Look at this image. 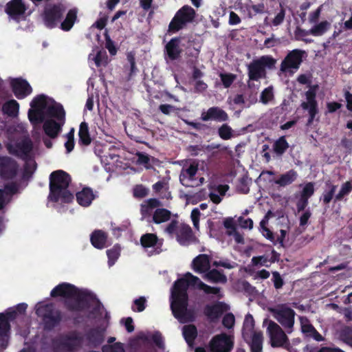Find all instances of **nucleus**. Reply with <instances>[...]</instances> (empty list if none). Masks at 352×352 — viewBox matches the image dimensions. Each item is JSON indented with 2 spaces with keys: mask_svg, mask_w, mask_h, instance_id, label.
Masks as SVG:
<instances>
[{
  "mask_svg": "<svg viewBox=\"0 0 352 352\" xmlns=\"http://www.w3.org/2000/svg\"><path fill=\"white\" fill-rule=\"evenodd\" d=\"M197 285V287L204 292L206 294H214L219 298L223 297L221 288L211 287L202 282L197 276L190 272L185 274V278L177 279L172 288L170 296V309L173 316L182 323L191 322L195 320L193 309H188V288L189 285Z\"/></svg>",
  "mask_w": 352,
  "mask_h": 352,
  "instance_id": "nucleus-1",
  "label": "nucleus"
},
{
  "mask_svg": "<svg viewBox=\"0 0 352 352\" xmlns=\"http://www.w3.org/2000/svg\"><path fill=\"white\" fill-rule=\"evenodd\" d=\"M52 298H65L64 306L71 312H80L90 308L91 303L95 302L93 313L100 311L101 302L93 293L87 290H80L76 286L68 283H62L56 285L50 292Z\"/></svg>",
  "mask_w": 352,
  "mask_h": 352,
  "instance_id": "nucleus-2",
  "label": "nucleus"
},
{
  "mask_svg": "<svg viewBox=\"0 0 352 352\" xmlns=\"http://www.w3.org/2000/svg\"><path fill=\"white\" fill-rule=\"evenodd\" d=\"M71 182L72 177L67 172L63 170L53 171L50 175L49 199L54 203H71L74 199L73 194L68 189Z\"/></svg>",
  "mask_w": 352,
  "mask_h": 352,
  "instance_id": "nucleus-3",
  "label": "nucleus"
},
{
  "mask_svg": "<svg viewBox=\"0 0 352 352\" xmlns=\"http://www.w3.org/2000/svg\"><path fill=\"white\" fill-rule=\"evenodd\" d=\"M36 314L42 320L44 329L48 331L54 329L61 322L69 320V318L65 317L62 311L52 302L37 305Z\"/></svg>",
  "mask_w": 352,
  "mask_h": 352,
  "instance_id": "nucleus-4",
  "label": "nucleus"
},
{
  "mask_svg": "<svg viewBox=\"0 0 352 352\" xmlns=\"http://www.w3.org/2000/svg\"><path fill=\"white\" fill-rule=\"evenodd\" d=\"M276 63V60L270 55H264L254 59L248 65L249 81H258L261 78H266V69H273ZM248 85L250 88L253 86L250 82H248Z\"/></svg>",
  "mask_w": 352,
  "mask_h": 352,
  "instance_id": "nucleus-5",
  "label": "nucleus"
},
{
  "mask_svg": "<svg viewBox=\"0 0 352 352\" xmlns=\"http://www.w3.org/2000/svg\"><path fill=\"white\" fill-rule=\"evenodd\" d=\"M197 13L194 8L188 5H184L175 14L170 21L167 34L172 35L187 28L196 19Z\"/></svg>",
  "mask_w": 352,
  "mask_h": 352,
  "instance_id": "nucleus-6",
  "label": "nucleus"
},
{
  "mask_svg": "<svg viewBox=\"0 0 352 352\" xmlns=\"http://www.w3.org/2000/svg\"><path fill=\"white\" fill-rule=\"evenodd\" d=\"M305 53V51L298 49L290 51L280 63V72L293 74L300 68Z\"/></svg>",
  "mask_w": 352,
  "mask_h": 352,
  "instance_id": "nucleus-7",
  "label": "nucleus"
},
{
  "mask_svg": "<svg viewBox=\"0 0 352 352\" xmlns=\"http://www.w3.org/2000/svg\"><path fill=\"white\" fill-rule=\"evenodd\" d=\"M65 8L60 4L48 5L45 8L43 13V22L49 28H55L60 22Z\"/></svg>",
  "mask_w": 352,
  "mask_h": 352,
  "instance_id": "nucleus-8",
  "label": "nucleus"
},
{
  "mask_svg": "<svg viewBox=\"0 0 352 352\" xmlns=\"http://www.w3.org/2000/svg\"><path fill=\"white\" fill-rule=\"evenodd\" d=\"M19 171V164L11 157L0 156V177L3 180H12L16 178Z\"/></svg>",
  "mask_w": 352,
  "mask_h": 352,
  "instance_id": "nucleus-9",
  "label": "nucleus"
},
{
  "mask_svg": "<svg viewBox=\"0 0 352 352\" xmlns=\"http://www.w3.org/2000/svg\"><path fill=\"white\" fill-rule=\"evenodd\" d=\"M317 85L311 87L310 89L305 92L307 101L302 102L300 107L302 109L308 111L309 118L307 125H311L316 115L318 113V102L316 100V88Z\"/></svg>",
  "mask_w": 352,
  "mask_h": 352,
  "instance_id": "nucleus-10",
  "label": "nucleus"
},
{
  "mask_svg": "<svg viewBox=\"0 0 352 352\" xmlns=\"http://www.w3.org/2000/svg\"><path fill=\"white\" fill-rule=\"evenodd\" d=\"M233 346V341L226 333L214 336L209 342L210 352H230Z\"/></svg>",
  "mask_w": 352,
  "mask_h": 352,
  "instance_id": "nucleus-11",
  "label": "nucleus"
},
{
  "mask_svg": "<svg viewBox=\"0 0 352 352\" xmlns=\"http://www.w3.org/2000/svg\"><path fill=\"white\" fill-rule=\"evenodd\" d=\"M33 142L29 137L23 138L21 141L15 143L14 146L8 145L7 149L9 153L19 158L25 160L29 157L33 150Z\"/></svg>",
  "mask_w": 352,
  "mask_h": 352,
  "instance_id": "nucleus-12",
  "label": "nucleus"
},
{
  "mask_svg": "<svg viewBox=\"0 0 352 352\" xmlns=\"http://www.w3.org/2000/svg\"><path fill=\"white\" fill-rule=\"evenodd\" d=\"M81 338L75 331L60 336L56 339L57 345L62 349L72 352L81 344Z\"/></svg>",
  "mask_w": 352,
  "mask_h": 352,
  "instance_id": "nucleus-13",
  "label": "nucleus"
},
{
  "mask_svg": "<svg viewBox=\"0 0 352 352\" xmlns=\"http://www.w3.org/2000/svg\"><path fill=\"white\" fill-rule=\"evenodd\" d=\"M28 6L23 0H10L6 6V12L8 15L16 21L25 18V12Z\"/></svg>",
  "mask_w": 352,
  "mask_h": 352,
  "instance_id": "nucleus-14",
  "label": "nucleus"
},
{
  "mask_svg": "<svg viewBox=\"0 0 352 352\" xmlns=\"http://www.w3.org/2000/svg\"><path fill=\"white\" fill-rule=\"evenodd\" d=\"M274 315L276 320L284 328L286 329L293 328L296 313L292 309L283 305L274 310Z\"/></svg>",
  "mask_w": 352,
  "mask_h": 352,
  "instance_id": "nucleus-15",
  "label": "nucleus"
},
{
  "mask_svg": "<svg viewBox=\"0 0 352 352\" xmlns=\"http://www.w3.org/2000/svg\"><path fill=\"white\" fill-rule=\"evenodd\" d=\"M270 344L272 347L282 346L288 341V338L278 324L270 321L267 327Z\"/></svg>",
  "mask_w": 352,
  "mask_h": 352,
  "instance_id": "nucleus-16",
  "label": "nucleus"
},
{
  "mask_svg": "<svg viewBox=\"0 0 352 352\" xmlns=\"http://www.w3.org/2000/svg\"><path fill=\"white\" fill-rule=\"evenodd\" d=\"M105 328L98 326L89 329L85 334V340L89 346L97 348L104 341Z\"/></svg>",
  "mask_w": 352,
  "mask_h": 352,
  "instance_id": "nucleus-17",
  "label": "nucleus"
},
{
  "mask_svg": "<svg viewBox=\"0 0 352 352\" xmlns=\"http://www.w3.org/2000/svg\"><path fill=\"white\" fill-rule=\"evenodd\" d=\"M176 239L182 246H188L197 241L190 226L186 223L179 225L176 232Z\"/></svg>",
  "mask_w": 352,
  "mask_h": 352,
  "instance_id": "nucleus-18",
  "label": "nucleus"
},
{
  "mask_svg": "<svg viewBox=\"0 0 352 352\" xmlns=\"http://www.w3.org/2000/svg\"><path fill=\"white\" fill-rule=\"evenodd\" d=\"M242 336L249 345L251 352H262L263 336L261 331H254L250 334L245 331L242 332Z\"/></svg>",
  "mask_w": 352,
  "mask_h": 352,
  "instance_id": "nucleus-19",
  "label": "nucleus"
},
{
  "mask_svg": "<svg viewBox=\"0 0 352 352\" xmlns=\"http://www.w3.org/2000/svg\"><path fill=\"white\" fill-rule=\"evenodd\" d=\"M12 91L19 100L23 99L32 92V88L26 80L16 78L11 82Z\"/></svg>",
  "mask_w": 352,
  "mask_h": 352,
  "instance_id": "nucleus-20",
  "label": "nucleus"
},
{
  "mask_svg": "<svg viewBox=\"0 0 352 352\" xmlns=\"http://www.w3.org/2000/svg\"><path fill=\"white\" fill-rule=\"evenodd\" d=\"M181 36L172 38L165 45L164 52L170 60H175L180 58L183 50L180 46Z\"/></svg>",
  "mask_w": 352,
  "mask_h": 352,
  "instance_id": "nucleus-21",
  "label": "nucleus"
},
{
  "mask_svg": "<svg viewBox=\"0 0 352 352\" xmlns=\"http://www.w3.org/2000/svg\"><path fill=\"white\" fill-rule=\"evenodd\" d=\"M202 121L215 120L217 122H226L229 120V116L226 111L219 107H210L206 112L201 114Z\"/></svg>",
  "mask_w": 352,
  "mask_h": 352,
  "instance_id": "nucleus-22",
  "label": "nucleus"
},
{
  "mask_svg": "<svg viewBox=\"0 0 352 352\" xmlns=\"http://www.w3.org/2000/svg\"><path fill=\"white\" fill-rule=\"evenodd\" d=\"M228 309V305L221 301H217L213 305H207L204 308V314L211 321L219 319Z\"/></svg>",
  "mask_w": 352,
  "mask_h": 352,
  "instance_id": "nucleus-23",
  "label": "nucleus"
},
{
  "mask_svg": "<svg viewBox=\"0 0 352 352\" xmlns=\"http://www.w3.org/2000/svg\"><path fill=\"white\" fill-rule=\"evenodd\" d=\"M140 244L144 248H155V253L162 252V239H159L153 233H146L140 237Z\"/></svg>",
  "mask_w": 352,
  "mask_h": 352,
  "instance_id": "nucleus-24",
  "label": "nucleus"
},
{
  "mask_svg": "<svg viewBox=\"0 0 352 352\" xmlns=\"http://www.w3.org/2000/svg\"><path fill=\"white\" fill-rule=\"evenodd\" d=\"M210 256L206 254L197 256L192 261V268L197 273H206L210 269Z\"/></svg>",
  "mask_w": 352,
  "mask_h": 352,
  "instance_id": "nucleus-25",
  "label": "nucleus"
},
{
  "mask_svg": "<svg viewBox=\"0 0 352 352\" xmlns=\"http://www.w3.org/2000/svg\"><path fill=\"white\" fill-rule=\"evenodd\" d=\"M63 124L64 123L56 122L54 119H47L43 123V129L48 137L54 139L60 133Z\"/></svg>",
  "mask_w": 352,
  "mask_h": 352,
  "instance_id": "nucleus-26",
  "label": "nucleus"
},
{
  "mask_svg": "<svg viewBox=\"0 0 352 352\" xmlns=\"http://www.w3.org/2000/svg\"><path fill=\"white\" fill-rule=\"evenodd\" d=\"M52 104L47 106L45 113L50 118H56L58 122L65 123V112L62 104L52 100Z\"/></svg>",
  "mask_w": 352,
  "mask_h": 352,
  "instance_id": "nucleus-27",
  "label": "nucleus"
},
{
  "mask_svg": "<svg viewBox=\"0 0 352 352\" xmlns=\"http://www.w3.org/2000/svg\"><path fill=\"white\" fill-rule=\"evenodd\" d=\"M76 197L78 204L83 207L90 206L96 197L92 189L89 187L83 188L76 193Z\"/></svg>",
  "mask_w": 352,
  "mask_h": 352,
  "instance_id": "nucleus-28",
  "label": "nucleus"
},
{
  "mask_svg": "<svg viewBox=\"0 0 352 352\" xmlns=\"http://www.w3.org/2000/svg\"><path fill=\"white\" fill-rule=\"evenodd\" d=\"M108 234L102 230H95L90 235L91 245L99 250L106 247Z\"/></svg>",
  "mask_w": 352,
  "mask_h": 352,
  "instance_id": "nucleus-29",
  "label": "nucleus"
},
{
  "mask_svg": "<svg viewBox=\"0 0 352 352\" xmlns=\"http://www.w3.org/2000/svg\"><path fill=\"white\" fill-rule=\"evenodd\" d=\"M204 278L212 283L226 284L228 281L227 276L223 272L217 269H210L205 273Z\"/></svg>",
  "mask_w": 352,
  "mask_h": 352,
  "instance_id": "nucleus-30",
  "label": "nucleus"
},
{
  "mask_svg": "<svg viewBox=\"0 0 352 352\" xmlns=\"http://www.w3.org/2000/svg\"><path fill=\"white\" fill-rule=\"evenodd\" d=\"M198 171V164L196 163L190 164L187 168H183L179 175V181L183 186H188L189 185L185 184L186 179L193 181Z\"/></svg>",
  "mask_w": 352,
  "mask_h": 352,
  "instance_id": "nucleus-31",
  "label": "nucleus"
},
{
  "mask_svg": "<svg viewBox=\"0 0 352 352\" xmlns=\"http://www.w3.org/2000/svg\"><path fill=\"white\" fill-rule=\"evenodd\" d=\"M78 144L82 146H88L91 142L89 126L86 122L80 123L78 131Z\"/></svg>",
  "mask_w": 352,
  "mask_h": 352,
  "instance_id": "nucleus-32",
  "label": "nucleus"
},
{
  "mask_svg": "<svg viewBox=\"0 0 352 352\" xmlns=\"http://www.w3.org/2000/svg\"><path fill=\"white\" fill-rule=\"evenodd\" d=\"M183 336L189 346H192L197 336V329L194 324L185 325L182 329Z\"/></svg>",
  "mask_w": 352,
  "mask_h": 352,
  "instance_id": "nucleus-33",
  "label": "nucleus"
},
{
  "mask_svg": "<svg viewBox=\"0 0 352 352\" xmlns=\"http://www.w3.org/2000/svg\"><path fill=\"white\" fill-rule=\"evenodd\" d=\"M297 177V172L294 169H291L285 173L280 175V177L275 181V183L280 186H286L292 184Z\"/></svg>",
  "mask_w": 352,
  "mask_h": 352,
  "instance_id": "nucleus-34",
  "label": "nucleus"
},
{
  "mask_svg": "<svg viewBox=\"0 0 352 352\" xmlns=\"http://www.w3.org/2000/svg\"><path fill=\"white\" fill-rule=\"evenodd\" d=\"M171 217V212L166 208H157L153 214L152 221L160 224L168 221Z\"/></svg>",
  "mask_w": 352,
  "mask_h": 352,
  "instance_id": "nucleus-35",
  "label": "nucleus"
},
{
  "mask_svg": "<svg viewBox=\"0 0 352 352\" xmlns=\"http://www.w3.org/2000/svg\"><path fill=\"white\" fill-rule=\"evenodd\" d=\"M19 110V104L16 100L13 99L6 102L2 107V111L3 113L12 118L18 116Z\"/></svg>",
  "mask_w": 352,
  "mask_h": 352,
  "instance_id": "nucleus-36",
  "label": "nucleus"
},
{
  "mask_svg": "<svg viewBox=\"0 0 352 352\" xmlns=\"http://www.w3.org/2000/svg\"><path fill=\"white\" fill-rule=\"evenodd\" d=\"M153 190L163 199H169L170 192L168 190V184L164 181H158L153 185Z\"/></svg>",
  "mask_w": 352,
  "mask_h": 352,
  "instance_id": "nucleus-37",
  "label": "nucleus"
},
{
  "mask_svg": "<svg viewBox=\"0 0 352 352\" xmlns=\"http://www.w3.org/2000/svg\"><path fill=\"white\" fill-rule=\"evenodd\" d=\"M331 28V23L327 21H322L314 25L310 30L309 33L314 36H320L327 32Z\"/></svg>",
  "mask_w": 352,
  "mask_h": 352,
  "instance_id": "nucleus-38",
  "label": "nucleus"
},
{
  "mask_svg": "<svg viewBox=\"0 0 352 352\" xmlns=\"http://www.w3.org/2000/svg\"><path fill=\"white\" fill-rule=\"evenodd\" d=\"M77 18V12L74 9L69 10L65 20L61 23L60 28L64 31H69L73 27Z\"/></svg>",
  "mask_w": 352,
  "mask_h": 352,
  "instance_id": "nucleus-39",
  "label": "nucleus"
},
{
  "mask_svg": "<svg viewBox=\"0 0 352 352\" xmlns=\"http://www.w3.org/2000/svg\"><path fill=\"white\" fill-rule=\"evenodd\" d=\"M28 118L32 124L44 123L45 111L32 108L28 111Z\"/></svg>",
  "mask_w": 352,
  "mask_h": 352,
  "instance_id": "nucleus-40",
  "label": "nucleus"
},
{
  "mask_svg": "<svg viewBox=\"0 0 352 352\" xmlns=\"http://www.w3.org/2000/svg\"><path fill=\"white\" fill-rule=\"evenodd\" d=\"M47 106V97L44 94L36 96L30 102L31 108L42 111H45Z\"/></svg>",
  "mask_w": 352,
  "mask_h": 352,
  "instance_id": "nucleus-41",
  "label": "nucleus"
},
{
  "mask_svg": "<svg viewBox=\"0 0 352 352\" xmlns=\"http://www.w3.org/2000/svg\"><path fill=\"white\" fill-rule=\"evenodd\" d=\"M289 148V144L285 136L279 138L274 144L273 148L277 155H283Z\"/></svg>",
  "mask_w": 352,
  "mask_h": 352,
  "instance_id": "nucleus-42",
  "label": "nucleus"
},
{
  "mask_svg": "<svg viewBox=\"0 0 352 352\" xmlns=\"http://www.w3.org/2000/svg\"><path fill=\"white\" fill-rule=\"evenodd\" d=\"M218 135L223 140H230L233 137V130L228 124H223L218 129Z\"/></svg>",
  "mask_w": 352,
  "mask_h": 352,
  "instance_id": "nucleus-43",
  "label": "nucleus"
},
{
  "mask_svg": "<svg viewBox=\"0 0 352 352\" xmlns=\"http://www.w3.org/2000/svg\"><path fill=\"white\" fill-rule=\"evenodd\" d=\"M352 190V182H346L344 183L339 192L335 196V202L341 201L343 197L348 195Z\"/></svg>",
  "mask_w": 352,
  "mask_h": 352,
  "instance_id": "nucleus-44",
  "label": "nucleus"
},
{
  "mask_svg": "<svg viewBox=\"0 0 352 352\" xmlns=\"http://www.w3.org/2000/svg\"><path fill=\"white\" fill-rule=\"evenodd\" d=\"M120 254V248L118 245H114L111 249L107 250V255L108 256V263L109 266L114 265L116 260Z\"/></svg>",
  "mask_w": 352,
  "mask_h": 352,
  "instance_id": "nucleus-45",
  "label": "nucleus"
},
{
  "mask_svg": "<svg viewBox=\"0 0 352 352\" xmlns=\"http://www.w3.org/2000/svg\"><path fill=\"white\" fill-rule=\"evenodd\" d=\"M314 192V184L313 182H307L300 191V197L309 200L313 196Z\"/></svg>",
  "mask_w": 352,
  "mask_h": 352,
  "instance_id": "nucleus-46",
  "label": "nucleus"
},
{
  "mask_svg": "<svg viewBox=\"0 0 352 352\" xmlns=\"http://www.w3.org/2000/svg\"><path fill=\"white\" fill-rule=\"evenodd\" d=\"M219 77L225 88H229L236 78V76L232 73H220Z\"/></svg>",
  "mask_w": 352,
  "mask_h": 352,
  "instance_id": "nucleus-47",
  "label": "nucleus"
},
{
  "mask_svg": "<svg viewBox=\"0 0 352 352\" xmlns=\"http://www.w3.org/2000/svg\"><path fill=\"white\" fill-rule=\"evenodd\" d=\"M340 339L346 344L352 347V328L346 327L340 333Z\"/></svg>",
  "mask_w": 352,
  "mask_h": 352,
  "instance_id": "nucleus-48",
  "label": "nucleus"
},
{
  "mask_svg": "<svg viewBox=\"0 0 352 352\" xmlns=\"http://www.w3.org/2000/svg\"><path fill=\"white\" fill-rule=\"evenodd\" d=\"M336 188V186L330 184L329 190L324 191L322 197L320 199L322 200V202L324 205H327L331 202L335 195Z\"/></svg>",
  "mask_w": 352,
  "mask_h": 352,
  "instance_id": "nucleus-49",
  "label": "nucleus"
},
{
  "mask_svg": "<svg viewBox=\"0 0 352 352\" xmlns=\"http://www.w3.org/2000/svg\"><path fill=\"white\" fill-rule=\"evenodd\" d=\"M254 320L253 316L248 314L245 316L243 322V331H248L249 333H252L254 331Z\"/></svg>",
  "mask_w": 352,
  "mask_h": 352,
  "instance_id": "nucleus-50",
  "label": "nucleus"
},
{
  "mask_svg": "<svg viewBox=\"0 0 352 352\" xmlns=\"http://www.w3.org/2000/svg\"><path fill=\"white\" fill-rule=\"evenodd\" d=\"M300 320L301 322V329L302 333H305L307 336H309L313 333L315 327L310 323L306 317L300 316Z\"/></svg>",
  "mask_w": 352,
  "mask_h": 352,
  "instance_id": "nucleus-51",
  "label": "nucleus"
},
{
  "mask_svg": "<svg viewBox=\"0 0 352 352\" xmlns=\"http://www.w3.org/2000/svg\"><path fill=\"white\" fill-rule=\"evenodd\" d=\"M102 349V352H125L123 344L121 342H116L111 345H104Z\"/></svg>",
  "mask_w": 352,
  "mask_h": 352,
  "instance_id": "nucleus-52",
  "label": "nucleus"
},
{
  "mask_svg": "<svg viewBox=\"0 0 352 352\" xmlns=\"http://www.w3.org/2000/svg\"><path fill=\"white\" fill-rule=\"evenodd\" d=\"M104 36L105 38V47L108 50L111 55H116L117 49L114 45V42L110 38L107 30L105 31Z\"/></svg>",
  "mask_w": 352,
  "mask_h": 352,
  "instance_id": "nucleus-53",
  "label": "nucleus"
},
{
  "mask_svg": "<svg viewBox=\"0 0 352 352\" xmlns=\"http://www.w3.org/2000/svg\"><path fill=\"white\" fill-rule=\"evenodd\" d=\"M270 259L265 255L258 256H253L252 258V264L254 266H265L267 267H270Z\"/></svg>",
  "mask_w": 352,
  "mask_h": 352,
  "instance_id": "nucleus-54",
  "label": "nucleus"
},
{
  "mask_svg": "<svg viewBox=\"0 0 352 352\" xmlns=\"http://www.w3.org/2000/svg\"><path fill=\"white\" fill-rule=\"evenodd\" d=\"M274 98L272 88L269 87L261 92L260 96V100L263 104H267Z\"/></svg>",
  "mask_w": 352,
  "mask_h": 352,
  "instance_id": "nucleus-55",
  "label": "nucleus"
},
{
  "mask_svg": "<svg viewBox=\"0 0 352 352\" xmlns=\"http://www.w3.org/2000/svg\"><path fill=\"white\" fill-rule=\"evenodd\" d=\"M280 11L276 14L275 17L272 21V24L273 26H278L284 21L285 17V10L281 4H280Z\"/></svg>",
  "mask_w": 352,
  "mask_h": 352,
  "instance_id": "nucleus-56",
  "label": "nucleus"
},
{
  "mask_svg": "<svg viewBox=\"0 0 352 352\" xmlns=\"http://www.w3.org/2000/svg\"><path fill=\"white\" fill-rule=\"evenodd\" d=\"M148 194V190L143 185H136L133 188V196L136 198H144Z\"/></svg>",
  "mask_w": 352,
  "mask_h": 352,
  "instance_id": "nucleus-57",
  "label": "nucleus"
},
{
  "mask_svg": "<svg viewBox=\"0 0 352 352\" xmlns=\"http://www.w3.org/2000/svg\"><path fill=\"white\" fill-rule=\"evenodd\" d=\"M10 329V323L5 319L3 313H0V336H6Z\"/></svg>",
  "mask_w": 352,
  "mask_h": 352,
  "instance_id": "nucleus-58",
  "label": "nucleus"
},
{
  "mask_svg": "<svg viewBox=\"0 0 352 352\" xmlns=\"http://www.w3.org/2000/svg\"><path fill=\"white\" fill-rule=\"evenodd\" d=\"M249 183L248 177L247 176H243L240 178L239 185L237 186L239 190L244 194L248 193L250 191Z\"/></svg>",
  "mask_w": 352,
  "mask_h": 352,
  "instance_id": "nucleus-59",
  "label": "nucleus"
},
{
  "mask_svg": "<svg viewBox=\"0 0 352 352\" xmlns=\"http://www.w3.org/2000/svg\"><path fill=\"white\" fill-rule=\"evenodd\" d=\"M234 322L235 318L232 313L226 314L222 319V324L227 329L232 328L234 325Z\"/></svg>",
  "mask_w": 352,
  "mask_h": 352,
  "instance_id": "nucleus-60",
  "label": "nucleus"
},
{
  "mask_svg": "<svg viewBox=\"0 0 352 352\" xmlns=\"http://www.w3.org/2000/svg\"><path fill=\"white\" fill-rule=\"evenodd\" d=\"M146 300L145 297L141 296L133 301V304L136 306V308L132 307L134 311L142 312L145 309Z\"/></svg>",
  "mask_w": 352,
  "mask_h": 352,
  "instance_id": "nucleus-61",
  "label": "nucleus"
},
{
  "mask_svg": "<svg viewBox=\"0 0 352 352\" xmlns=\"http://www.w3.org/2000/svg\"><path fill=\"white\" fill-rule=\"evenodd\" d=\"M127 60L130 63L129 76L131 77L133 75H134L138 72V68L136 67L135 58L134 54H133L131 52L127 54Z\"/></svg>",
  "mask_w": 352,
  "mask_h": 352,
  "instance_id": "nucleus-62",
  "label": "nucleus"
},
{
  "mask_svg": "<svg viewBox=\"0 0 352 352\" xmlns=\"http://www.w3.org/2000/svg\"><path fill=\"white\" fill-rule=\"evenodd\" d=\"M184 122L188 126H192L193 129L199 131H204L206 130L210 129V126L206 124H203L201 122H196L193 121L184 120Z\"/></svg>",
  "mask_w": 352,
  "mask_h": 352,
  "instance_id": "nucleus-63",
  "label": "nucleus"
},
{
  "mask_svg": "<svg viewBox=\"0 0 352 352\" xmlns=\"http://www.w3.org/2000/svg\"><path fill=\"white\" fill-rule=\"evenodd\" d=\"M136 155L138 157V164H143L146 168H148L149 166H148L147 164H148L150 162L149 155L142 152H138Z\"/></svg>",
  "mask_w": 352,
  "mask_h": 352,
  "instance_id": "nucleus-64",
  "label": "nucleus"
}]
</instances>
